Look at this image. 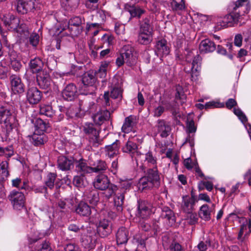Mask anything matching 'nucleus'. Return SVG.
Listing matches in <instances>:
<instances>
[{"instance_id":"nucleus-1","label":"nucleus","mask_w":251,"mask_h":251,"mask_svg":"<svg viewBox=\"0 0 251 251\" xmlns=\"http://www.w3.org/2000/svg\"><path fill=\"white\" fill-rule=\"evenodd\" d=\"M251 9V4L248 0H238L235 3L233 11L226 15L223 20L217 23V29L226 27L228 24L241 22L240 19L245 13H248Z\"/></svg>"},{"instance_id":"nucleus-2","label":"nucleus","mask_w":251,"mask_h":251,"mask_svg":"<svg viewBox=\"0 0 251 251\" xmlns=\"http://www.w3.org/2000/svg\"><path fill=\"white\" fill-rule=\"evenodd\" d=\"M3 24L8 30L16 31L21 38H26L29 33L27 25L23 20L13 15L4 16L0 24V32H2L1 25Z\"/></svg>"},{"instance_id":"nucleus-3","label":"nucleus","mask_w":251,"mask_h":251,"mask_svg":"<svg viewBox=\"0 0 251 251\" xmlns=\"http://www.w3.org/2000/svg\"><path fill=\"white\" fill-rule=\"evenodd\" d=\"M93 183L96 189L105 191L104 195L107 198H109L117 190V186L111 184L107 176L103 174L97 176Z\"/></svg>"},{"instance_id":"nucleus-4","label":"nucleus","mask_w":251,"mask_h":251,"mask_svg":"<svg viewBox=\"0 0 251 251\" xmlns=\"http://www.w3.org/2000/svg\"><path fill=\"white\" fill-rule=\"evenodd\" d=\"M161 105L156 107L153 111V115L155 117H159L164 111L165 106L166 110H170L174 116H177L178 114V105L176 103H171L167 99L164 98L160 101Z\"/></svg>"},{"instance_id":"nucleus-5","label":"nucleus","mask_w":251,"mask_h":251,"mask_svg":"<svg viewBox=\"0 0 251 251\" xmlns=\"http://www.w3.org/2000/svg\"><path fill=\"white\" fill-rule=\"evenodd\" d=\"M201 57L190 51L186 55V61L191 64V76L192 78L199 76L201 71Z\"/></svg>"},{"instance_id":"nucleus-6","label":"nucleus","mask_w":251,"mask_h":251,"mask_svg":"<svg viewBox=\"0 0 251 251\" xmlns=\"http://www.w3.org/2000/svg\"><path fill=\"white\" fill-rule=\"evenodd\" d=\"M8 199L15 209L20 210L25 206V197L23 193L16 190L10 192Z\"/></svg>"},{"instance_id":"nucleus-7","label":"nucleus","mask_w":251,"mask_h":251,"mask_svg":"<svg viewBox=\"0 0 251 251\" xmlns=\"http://www.w3.org/2000/svg\"><path fill=\"white\" fill-rule=\"evenodd\" d=\"M84 23V20L80 17L75 16L70 20L68 28L71 30L70 34L72 35H77L81 33L83 28L81 26Z\"/></svg>"},{"instance_id":"nucleus-8","label":"nucleus","mask_w":251,"mask_h":251,"mask_svg":"<svg viewBox=\"0 0 251 251\" xmlns=\"http://www.w3.org/2000/svg\"><path fill=\"white\" fill-rule=\"evenodd\" d=\"M21 56L13 50H10L7 58L8 65L15 71H18L22 67Z\"/></svg>"},{"instance_id":"nucleus-9","label":"nucleus","mask_w":251,"mask_h":251,"mask_svg":"<svg viewBox=\"0 0 251 251\" xmlns=\"http://www.w3.org/2000/svg\"><path fill=\"white\" fill-rule=\"evenodd\" d=\"M133 49L129 45L124 46L121 50V54L126 60V63L129 66L133 65L136 61V57L133 55Z\"/></svg>"},{"instance_id":"nucleus-10","label":"nucleus","mask_w":251,"mask_h":251,"mask_svg":"<svg viewBox=\"0 0 251 251\" xmlns=\"http://www.w3.org/2000/svg\"><path fill=\"white\" fill-rule=\"evenodd\" d=\"M12 119L10 111L3 108H0V124L4 123L7 132L12 130V125L11 120Z\"/></svg>"},{"instance_id":"nucleus-11","label":"nucleus","mask_w":251,"mask_h":251,"mask_svg":"<svg viewBox=\"0 0 251 251\" xmlns=\"http://www.w3.org/2000/svg\"><path fill=\"white\" fill-rule=\"evenodd\" d=\"M111 231V226L108 220L103 219L100 221L97 226V232L101 237L107 236Z\"/></svg>"},{"instance_id":"nucleus-12","label":"nucleus","mask_w":251,"mask_h":251,"mask_svg":"<svg viewBox=\"0 0 251 251\" xmlns=\"http://www.w3.org/2000/svg\"><path fill=\"white\" fill-rule=\"evenodd\" d=\"M149 178L150 185H153L154 187L158 188L160 185V178L156 167L149 169L145 176Z\"/></svg>"},{"instance_id":"nucleus-13","label":"nucleus","mask_w":251,"mask_h":251,"mask_svg":"<svg viewBox=\"0 0 251 251\" xmlns=\"http://www.w3.org/2000/svg\"><path fill=\"white\" fill-rule=\"evenodd\" d=\"M34 7L33 0H19L17 4V10L21 14L26 13Z\"/></svg>"},{"instance_id":"nucleus-14","label":"nucleus","mask_w":251,"mask_h":251,"mask_svg":"<svg viewBox=\"0 0 251 251\" xmlns=\"http://www.w3.org/2000/svg\"><path fill=\"white\" fill-rule=\"evenodd\" d=\"M26 97L30 104H35L41 100L42 94L36 88L33 87L28 90Z\"/></svg>"},{"instance_id":"nucleus-15","label":"nucleus","mask_w":251,"mask_h":251,"mask_svg":"<svg viewBox=\"0 0 251 251\" xmlns=\"http://www.w3.org/2000/svg\"><path fill=\"white\" fill-rule=\"evenodd\" d=\"M82 130L84 133L89 136L90 138L94 139L96 142L98 141L99 132L95 128L93 124L89 123H85L82 126Z\"/></svg>"},{"instance_id":"nucleus-16","label":"nucleus","mask_w":251,"mask_h":251,"mask_svg":"<svg viewBox=\"0 0 251 251\" xmlns=\"http://www.w3.org/2000/svg\"><path fill=\"white\" fill-rule=\"evenodd\" d=\"M216 49L215 43L209 39L201 41L199 45L200 51L201 53H207L214 51Z\"/></svg>"},{"instance_id":"nucleus-17","label":"nucleus","mask_w":251,"mask_h":251,"mask_svg":"<svg viewBox=\"0 0 251 251\" xmlns=\"http://www.w3.org/2000/svg\"><path fill=\"white\" fill-rule=\"evenodd\" d=\"M161 218L167 222L169 226H172L176 222V217L174 213L168 207H163Z\"/></svg>"},{"instance_id":"nucleus-18","label":"nucleus","mask_w":251,"mask_h":251,"mask_svg":"<svg viewBox=\"0 0 251 251\" xmlns=\"http://www.w3.org/2000/svg\"><path fill=\"white\" fill-rule=\"evenodd\" d=\"M195 201L193 197L186 195L182 197L181 209L185 213L192 212L195 205Z\"/></svg>"},{"instance_id":"nucleus-19","label":"nucleus","mask_w":251,"mask_h":251,"mask_svg":"<svg viewBox=\"0 0 251 251\" xmlns=\"http://www.w3.org/2000/svg\"><path fill=\"white\" fill-rule=\"evenodd\" d=\"M121 85V82H119L118 79H112L110 95L112 99H119L121 100L122 97Z\"/></svg>"},{"instance_id":"nucleus-20","label":"nucleus","mask_w":251,"mask_h":251,"mask_svg":"<svg viewBox=\"0 0 251 251\" xmlns=\"http://www.w3.org/2000/svg\"><path fill=\"white\" fill-rule=\"evenodd\" d=\"M96 79H80L78 84L81 90L86 93H92L95 89Z\"/></svg>"},{"instance_id":"nucleus-21","label":"nucleus","mask_w":251,"mask_h":251,"mask_svg":"<svg viewBox=\"0 0 251 251\" xmlns=\"http://www.w3.org/2000/svg\"><path fill=\"white\" fill-rule=\"evenodd\" d=\"M169 48L167 46V41L165 40L158 41L155 45V52L159 57H163L169 53Z\"/></svg>"},{"instance_id":"nucleus-22","label":"nucleus","mask_w":251,"mask_h":251,"mask_svg":"<svg viewBox=\"0 0 251 251\" xmlns=\"http://www.w3.org/2000/svg\"><path fill=\"white\" fill-rule=\"evenodd\" d=\"M151 213V206L145 201H139L137 215L142 219L149 217Z\"/></svg>"},{"instance_id":"nucleus-23","label":"nucleus","mask_w":251,"mask_h":251,"mask_svg":"<svg viewBox=\"0 0 251 251\" xmlns=\"http://www.w3.org/2000/svg\"><path fill=\"white\" fill-rule=\"evenodd\" d=\"M125 9L129 13L131 18L139 19L142 15L146 13V10L138 6L133 5L126 4L125 5Z\"/></svg>"},{"instance_id":"nucleus-24","label":"nucleus","mask_w":251,"mask_h":251,"mask_svg":"<svg viewBox=\"0 0 251 251\" xmlns=\"http://www.w3.org/2000/svg\"><path fill=\"white\" fill-rule=\"evenodd\" d=\"M76 88L73 84L68 85L62 92V96L64 99L67 100H73L76 95Z\"/></svg>"},{"instance_id":"nucleus-25","label":"nucleus","mask_w":251,"mask_h":251,"mask_svg":"<svg viewBox=\"0 0 251 251\" xmlns=\"http://www.w3.org/2000/svg\"><path fill=\"white\" fill-rule=\"evenodd\" d=\"M110 112L106 110L100 111L93 116V121L96 124L101 125L110 117Z\"/></svg>"},{"instance_id":"nucleus-26","label":"nucleus","mask_w":251,"mask_h":251,"mask_svg":"<svg viewBox=\"0 0 251 251\" xmlns=\"http://www.w3.org/2000/svg\"><path fill=\"white\" fill-rule=\"evenodd\" d=\"M136 123V117L130 115L126 117L122 127V131L125 133H129L132 130Z\"/></svg>"},{"instance_id":"nucleus-27","label":"nucleus","mask_w":251,"mask_h":251,"mask_svg":"<svg viewBox=\"0 0 251 251\" xmlns=\"http://www.w3.org/2000/svg\"><path fill=\"white\" fill-rule=\"evenodd\" d=\"M139 32L143 33H148V34L152 35L153 27L151 24L150 19L148 18H145L140 23V29Z\"/></svg>"},{"instance_id":"nucleus-28","label":"nucleus","mask_w":251,"mask_h":251,"mask_svg":"<svg viewBox=\"0 0 251 251\" xmlns=\"http://www.w3.org/2000/svg\"><path fill=\"white\" fill-rule=\"evenodd\" d=\"M73 166V162L64 156H59L58 159V167L62 171L71 169Z\"/></svg>"},{"instance_id":"nucleus-29","label":"nucleus","mask_w":251,"mask_h":251,"mask_svg":"<svg viewBox=\"0 0 251 251\" xmlns=\"http://www.w3.org/2000/svg\"><path fill=\"white\" fill-rule=\"evenodd\" d=\"M89 164L91 166L93 172L94 173L104 171L107 168V166L105 161L101 160H97L94 161L91 158L90 159Z\"/></svg>"},{"instance_id":"nucleus-30","label":"nucleus","mask_w":251,"mask_h":251,"mask_svg":"<svg viewBox=\"0 0 251 251\" xmlns=\"http://www.w3.org/2000/svg\"><path fill=\"white\" fill-rule=\"evenodd\" d=\"M119 141L116 140L110 145L105 147L106 154L110 158H113L119 153Z\"/></svg>"},{"instance_id":"nucleus-31","label":"nucleus","mask_w":251,"mask_h":251,"mask_svg":"<svg viewBox=\"0 0 251 251\" xmlns=\"http://www.w3.org/2000/svg\"><path fill=\"white\" fill-rule=\"evenodd\" d=\"M76 170L81 175L93 173L91 166H89L83 160H80L76 165Z\"/></svg>"},{"instance_id":"nucleus-32","label":"nucleus","mask_w":251,"mask_h":251,"mask_svg":"<svg viewBox=\"0 0 251 251\" xmlns=\"http://www.w3.org/2000/svg\"><path fill=\"white\" fill-rule=\"evenodd\" d=\"M128 232L125 227L120 228L116 234L117 242L118 244H123L127 242L128 240Z\"/></svg>"},{"instance_id":"nucleus-33","label":"nucleus","mask_w":251,"mask_h":251,"mask_svg":"<svg viewBox=\"0 0 251 251\" xmlns=\"http://www.w3.org/2000/svg\"><path fill=\"white\" fill-rule=\"evenodd\" d=\"M76 212L83 216H88L91 213L90 207L86 203L80 202L75 209Z\"/></svg>"},{"instance_id":"nucleus-34","label":"nucleus","mask_w":251,"mask_h":251,"mask_svg":"<svg viewBox=\"0 0 251 251\" xmlns=\"http://www.w3.org/2000/svg\"><path fill=\"white\" fill-rule=\"evenodd\" d=\"M11 88L14 93H22L25 90V86L21 79H12Z\"/></svg>"},{"instance_id":"nucleus-35","label":"nucleus","mask_w":251,"mask_h":251,"mask_svg":"<svg viewBox=\"0 0 251 251\" xmlns=\"http://www.w3.org/2000/svg\"><path fill=\"white\" fill-rule=\"evenodd\" d=\"M137 150L138 147L136 144L129 140L122 148V151L124 152L129 153L131 155L137 153Z\"/></svg>"},{"instance_id":"nucleus-36","label":"nucleus","mask_w":251,"mask_h":251,"mask_svg":"<svg viewBox=\"0 0 251 251\" xmlns=\"http://www.w3.org/2000/svg\"><path fill=\"white\" fill-rule=\"evenodd\" d=\"M158 132L161 133L162 137H167L170 130V127L167 125L164 120H159L156 125Z\"/></svg>"},{"instance_id":"nucleus-37","label":"nucleus","mask_w":251,"mask_h":251,"mask_svg":"<svg viewBox=\"0 0 251 251\" xmlns=\"http://www.w3.org/2000/svg\"><path fill=\"white\" fill-rule=\"evenodd\" d=\"M43 63L39 58H36L30 61V68L33 73H38L41 71Z\"/></svg>"},{"instance_id":"nucleus-38","label":"nucleus","mask_w":251,"mask_h":251,"mask_svg":"<svg viewBox=\"0 0 251 251\" xmlns=\"http://www.w3.org/2000/svg\"><path fill=\"white\" fill-rule=\"evenodd\" d=\"M212 210L207 204L202 205L200 209V217L205 221H208L211 218V212Z\"/></svg>"},{"instance_id":"nucleus-39","label":"nucleus","mask_w":251,"mask_h":251,"mask_svg":"<svg viewBox=\"0 0 251 251\" xmlns=\"http://www.w3.org/2000/svg\"><path fill=\"white\" fill-rule=\"evenodd\" d=\"M8 163L6 161L1 162L0 164V181L5 180L9 176L8 171Z\"/></svg>"},{"instance_id":"nucleus-40","label":"nucleus","mask_w":251,"mask_h":251,"mask_svg":"<svg viewBox=\"0 0 251 251\" xmlns=\"http://www.w3.org/2000/svg\"><path fill=\"white\" fill-rule=\"evenodd\" d=\"M55 111L52 107L49 105H42L40 108V114L47 117L52 118L55 115Z\"/></svg>"},{"instance_id":"nucleus-41","label":"nucleus","mask_w":251,"mask_h":251,"mask_svg":"<svg viewBox=\"0 0 251 251\" xmlns=\"http://www.w3.org/2000/svg\"><path fill=\"white\" fill-rule=\"evenodd\" d=\"M35 126L37 130L40 132H43L48 130L50 127L48 123H46L41 119H37L35 122Z\"/></svg>"},{"instance_id":"nucleus-42","label":"nucleus","mask_w":251,"mask_h":251,"mask_svg":"<svg viewBox=\"0 0 251 251\" xmlns=\"http://www.w3.org/2000/svg\"><path fill=\"white\" fill-rule=\"evenodd\" d=\"M150 181L146 176L141 178L139 181L138 186L139 190L143 191L154 187L153 185L150 184Z\"/></svg>"},{"instance_id":"nucleus-43","label":"nucleus","mask_w":251,"mask_h":251,"mask_svg":"<svg viewBox=\"0 0 251 251\" xmlns=\"http://www.w3.org/2000/svg\"><path fill=\"white\" fill-rule=\"evenodd\" d=\"M152 40V35L148 34V33H138V41L143 45H148L150 43Z\"/></svg>"},{"instance_id":"nucleus-44","label":"nucleus","mask_w":251,"mask_h":251,"mask_svg":"<svg viewBox=\"0 0 251 251\" xmlns=\"http://www.w3.org/2000/svg\"><path fill=\"white\" fill-rule=\"evenodd\" d=\"M90 105H89L88 101L87 100H79L78 108L82 117L86 114L90 112V108H89Z\"/></svg>"},{"instance_id":"nucleus-45","label":"nucleus","mask_w":251,"mask_h":251,"mask_svg":"<svg viewBox=\"0 0 251 251\" xmlns=\"http://www.w3.org/2000/svg\"><path fill=\"white\" fill-rule=\"evenodd\" d=\"M176 100H180L181 104L185 103L186 100V96L184 94L183 88L181 86L178 85L176 88Z\"/></svg>"},{"instance_id":"nucleus-46","label":"nucleus","mask_w":251,"mask_h":251,"mask_svg":"<svg viewBox=\"0 0 251 251\" xmlns=\"http://www.w3.org/2000/svg\"><path fill=\"white\" fill-rule=\"evenodd\" d=\"M66 114L70 118H81L78 107L75 106L70 107L67 111Z\"/></svg>"},{"instance_id":"nucleus-47","label":"nucleus","mask_w":251,"mask_h":251,"mask_svg":"<svg viewBox=\"0 0 251 251\" xmlns=\"http://www.w3.org/2000/svg\"><path fill=\"white\" fill-rule=\"evenodd\" d=\"M124 196L123 193L116 196L114 199L115 206L118 211H122L123 210V204L124 203Z\"/></svg>"},{"instance_id":"nucleus-48","label":"nucleus","mask_w":251,"mask_h":251,"mask_svg":"<svg viewBox=\"0 0 251 251\" xmlns=\"http://www.w3.org/2000/svg\"><path fill=\"white\" fill-rule=\"evenodd\" d=\"M56 175L54 173H49L47 176L45 180V184L47 187L50 189H52L54 185V181L56 179Z\"/></svg>"},{"instance_id":"nucleus-49","label":"nucleus","mask_w":251,"mask_h":251,"mask_svg":"<svg viewBox=\"0 0 251 251\" xmlns=\"http://www.w3.org/2000/svg\"><path fill=\"white\" fill-rule=\"evenodd\" d=\"M88 201L92 205H96L99 201V194L96 191H92L88 196Z\"/></svg>"},{"instance_id":"nucleus-50","label":"nucleus","mask_w":251,"mask_h":251,"mask_svg":"<svg viewBox=\"0 0 251 251\" xmlns=\"http://www.w3.org/2000/svg\"><path fill=\"white\" fill-rule=\"evenodd\" d=\"M187 215L185 217V220L190 225H194L198 222V217L196 213L190 212L186 213Z\"/></svg>"},{"instance_id":"nucleus-51","label":"nucleus","mask_w":251,"mask_h":251,"mask_svg":"<svg viewBox=\"0 0 251 251\" xmlns=\"http://www.w3.org/2000/svg\"><path fill=\"white\" fill-rule=\"evenodd\" d=\"M35 145L39 146L47 142V137L44 135H34L32 137Z\"/></svg>"},{"instance_id":"nucleus-52","label":"nucleus","mask_w":251,"mask_h":251,"mask_svg":"<svg viewBox=\"0 0 251 251\" xmlns=\"http://www.w3.org/2000/svg\"><path fill=\"white\" fill-rule=\"evenodd\" d=\"M145 161L151 165H155L156 164V158L151 151L148 152L145 155Z\"/></svg>"},{"instance_id":"nucleus-53","label":"nucleus","mask_w":251,"mask_h":251,"mask_svg":"<svg viewBox=\"0 0 251 251\" xmlns=\"http://www.w3.org/2000/svg\"><path fill=\"white\" fill-rule=\"evenodd\" d=\"M13 154V151L12 147H0V156L4 155L7 157H10Z\"/></svg>"},{"instance_id":"nucleus-54","label":"nucleus","mask_w":251,"mask_h":251,"mask_svg":"<svg viewBox=\"0 0 251 251\" xmlns=\"http://www.w3.org/2000/svg\"><path fill=\"white\" fill-rule=\"evenodd\" d=\"M171 2L172 7L175 10H182L185 8L183 0H172Z\"/></svg>"},{"instance_id":"nucleus-55","label":"nucleus","mask_w":251,"mask_h":251,"mask_svg":"<svg viewBox=\"0 0 251 251\" xmlns=\"http://www.w3.org/2000/svg\"><path fill=\"white\" fill-rule=\"evenodd\" d=\"M233 112L238 117L239 120L242 122V123L245 124L247 122L248 120L247 117L240 109L234 108Z\"/></svg>"},{"instance_id":"nucleus-56","label":"nucleus","mask_w":251,"mask_h":251,"mask_svg":"<svg viewBox=\"0 0 251 251\" xmlns=\"http://www.w3.org/2000/svg\"><path fill=\"white\" fill-rule=\"evenodd\" d=\"M38 85L43 89L47 88L50 84V79H36Z\"/></svg>"},{"instance_id":"nucleus-57","label":"nucleus","mask_w":251,"mask_h":251,"mask_svg":"<svg viewBox=\"0 0 251 251\" xmlns=\"http://www.w3.org/2000/svg\"><path fill=\"white\" fill-rule=\"evenodd\" d=\"M30 43L33 46H36L39 41V36L36 33H33L31 34L29 38Z\"/></svg>"},{"instance_id":"nucleus-58","label":"nucleus","mask_w":251,"mask_h":251,"mask_svg":"<svg viewBox=\"0 0 251 251\" xmlns=\"http://www.w3.org/2000/svg\"><path fill=\"white\" fill-rule=\"evenodd\" d=\"M224 104L222 103H220L218 102H216L214 101H211L205 103V108H215V107H223Z\"/></svg>"},{"instance_id":"nucleus-59","label":"nucleus","mask_w":251,"mask_h":251,"mask_svg":"<svg viewBox=\"0 0 251 251\" xmlns=\"http://www.w3.org/2000/svg\"><path fill=\"white\" fill-rule=\"evenodd\" d=\"M125 25L120 23H116L115 25V30L117 34H121L124 33Z\"/></svg>"},{"instance_id":"nucleus-60","label":"nucleus","mask_w":251,"mask_h":251,"mask_svg":"<svg viewBox=\"0 0 251 251\" xmlns=\"http://www.w3.org/2000/svg\"><path fill=\"white\" fill-rule=\"evenodd\" d=\"M184 165L188 169H191L193 167H196L197 164L192 162L190 158H187L184 160Z\"/></svg>"},{"instance_id":"nucleus-61","label":"nucleus","mask_w":251,"mask_h":251,"mask_svg":"<svg viewBox=\"0 0 251 251\" xmlns=\"http://www.w3.org/2000/svg\"><path fill=\"white\" fill-rule=\"evenodd\" d=\"M187 127L188 128V132L190 133L195 132L197 129L193 120L187 121Z\"/></svg>"},{"instance_id":"nucleus-62","label":"nucleus","mask_w":251,"mask_h":251,"mask_svg":"<svg viewBox=\"0 0 251 251\" xmlns=\"http://www.w3.org/2000/svg\"><path fill=\"white\" fill-rule=\"evenodd\" d=\"M65 251H81L79 247L75 244H68L64 248Z\"/></svg>"},{"instance_id":"nucleus-63","label":"nucleus","mask_w":251,"mask_h":251,"mask_svg":"<svg viewBox=\"0 0 251 251\" xmlns=\"http://www.w3.org/2000/svg\"><path fill=\"white\" fill-rule=\"evenodd\" d=\"M74 184L77 187H81L83 184V178L80 176H75L73 180Z\"/></svg>"},{"instance_id":"nucleus-64","label":"nucleus","mask_w":251,"mask_h":251,"mask_svg":"<svg viewBox=\"0 0 251 251\" xmlns=\"http://www.w3.org/2000/svg\"><path fill=\"white\" fill-rule=\"evenodd\" d=\"M207 243L210 244V242L207 241L205 243L201 241L198 245L197 247L200 251H206L207 249Z\"/></svg>"}]
</instances>
